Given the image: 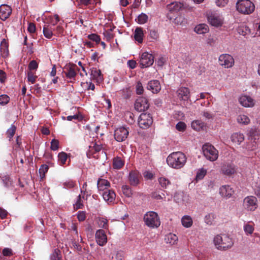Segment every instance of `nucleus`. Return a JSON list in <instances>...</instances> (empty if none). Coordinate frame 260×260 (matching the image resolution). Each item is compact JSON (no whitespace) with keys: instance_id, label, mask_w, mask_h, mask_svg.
Masks as SVG:
<instances>
[{"instance_id":"obj_28","label":"nucleus","mask_w":260,"mask_h":260,"mask_svg":"<svg viewBox=\"0 0 260 260\" xmlns=\"http://www.w3.org/2000/svg\"><path fill=\"white\" fill-rule=\"evenodd\" d=\"M194 30L198 34H204L208 31V26L205 24H200L195 27Z\"/></svg>"},{"instance_id":"obj_14","label":"nucleus","mask_w":260,"mask_h":260,"mask_svg":"<svg viewBox=\"0 0 260 260\" xmlns=\"http://www.w3.org/2000/svg\"><path fill=\"white\" fill-rule=\"evenodd\" d=\"M12 13V9L8 5L2 4L0 6V18L3 20L7 19Z\"/></svg>"},{"instance_id":"obj_44","label":"nucleus","mask_w":260,"mask_h":260,"mask_svg":"<svg viewBox=\"0 0 260 260\" xmlns=\"http://www.w3.org/2000/svg\"><path fill=\"white\" fill-rule=\"evenodd\" d=\"M148 18V16L146 14L142 13L138 17L137 22L139 24H144L147 22Z\"/></svg>"},{"instance_id":"obj_30","label":"nucleus","mask_w":260,"mask_h":260,"mask_svg":"<svg viewBox=\"0 0 260 260\" xmlns=\"http://www.w3.org/2000/svg\"><path fill=\"white\" fill-rule=\"evenodd\" d=\"M181 222L183 226L189 228L192 224V220L190 216L185 215L181 219Z\"/></svg>"},{"instance_id":"obj_54","label":"nucleus","mask_w":260,"mask_h":260,"mask_svg":"<svg viewBox=\"0 0 260 260\" xmlns=\"http://www.w3.org/2000/svg\"><path fill=\"white\" fill-rule=\"evenodd\" d=\"M2 180L6 187H9L11 185L12 181L9 177L5 176L2 177Z\"/></svg>"},{"instance_id":"obj_16","label":"nucleus","mask_w":260,"mask_h":260,"mask_svg":"<svg viewBox=\"0 0 260 260\" xmlns=\"http://www.w3.org/2000/svg\"><path fill=\"white\" fill-rule=\"evenodd\" d=\"M178 97L179 99L184 101H187L189 98V90L188 88L182 87L177 91Z\"/></svg>"},{"instance_id":"obj_62","label":"nucleus","mask_w":260,"mask_h":260,"mask_svg":"<svg viewBox=\"0 0 260 260\" xmlns=\"http://www.w3.org/2000/svg\"><path fill=\"white\" fill-rule=\"evenodd\" d=\"M74 184H75L74 182L73 181L70 180V181L64 182L63 184V185L64 188L68 189V188H72L74 187Z\"/></svg>"},{"instance_id":"obj_13","label":"nucleus","mask_w":260,"mask_h":260,"mask_svg":"<svg viewBox=\"0 0 260 260\" xmlns=\"http://www.w3.org/2000/svg\"><path fill=\"white\" fill-rule=\"evenodd\" d=\"M95 239L97 243L101 246H104L107 242V236L103 230H99L96 231Z\"/></svg>"},{"instance_id":"obj_23","label":"nucleus","mask_w":260,"mask_h":260,"mask_svg":"<svg viewBox=\"0 0 260 260\" xmlns=\"http://www.w3.org/2000/svg\"><path fill=\"white\" fill-rule=\"evenodd\" d=\"M0 51L3 57H6L9 55L8 43L6 39H3L0 45Z\"/></svg>"},{"instance_id":"obj_56","label":"nucleus","mask_w":260,"mask_h":260,"mask_svg":"<svg viewBox=\"0 0 260 260\" xmlns=\"http://www.w3.org/2000/svg\"><path fill=\"white\" fill-rule=\"evenodd\" d=\"M144 91L142 84L141 82L138 81L136 85V93L138 94H141L143 93Z\"/></svg>"},{"instance_id":"obj_22","label":"nucleus","mask_w":260,"mask_h":260,"mask_svg":"<svg viewBox=\"0 0 260 260\" xmlns=\"http://www.w3.org/2000/svg\"><path fill=\"white\" fill-rule=\"evenodd\" d=\"M110 186V182L104 179H99L97 183V187L99 191H105L108 190Z\"/></svg>"},{"instance_id":"obj_60","label":"nucleus","mask_w":260,"mask_h":260,"mask_svg":"<svg viewBox=\"0 0 260 260\" xmlns=\"http://www.w3.org/2000/svg\"><path fill=\"white\" fill-rule=\"evenodd\" d=\"M3 254L5 256H10L13 255L12 250L9 248H5L3 250Z\"/></svg>"},{"instance_id":"obj_1","label":"nucleus","mask_w":260,"mask_h":260,"mask_svg":"<svg viewBox=\"0 0 260 260\" xmlns=\"http://www.w3.org/2000/svg\"><path fill=\"white\" fill-rule=\"evenodd\" d=\"M186 162V156L184 153L180 151L172 153L167 158L168 165L176 169L182 168Z\"/></svg>"},{"instance_id":"obj_50","label":"nucleus","mask_w":260,"mask_h":260,"mask_svg":"<svg viewBox=\"0 0 260 260\" xmlns=\"http://www.w3.org/2000/svg\"><path fill=\"white\" fill-rule=\"evenodd\" d=\"M87 37L89 39L95 41L96 43H99L101 41L100 36L95 34L89 35Z\"/></svg>"},{"instance_id":"obj_35","label":"nucleus","mask_w":260,"mask_h":260,"mask_svg":"<svg viewBox=\"0 0 260 260\" xmlns=\"http://www.w3.org/2000/svg\"><path fill=\"white\" fill-rule=\"evenodd\" d=\"M243 228L246 235H251L254 231L253 225L248 222L244 224Z\"/></svg>"},{"instance_id":"obj_8","label":"nucleus","mask_w":260,"mask_h":260,"mask_svg":"<svg viewBox=\"0 0 260 260\" xmlns=\"http://www.w3.org/2000/svg\"><path fill=\"white\" fill-rule=\"evenodd\" d=\"M149 107L148 100L145 97L140 96L135 102V108L139 112L145 111Z\"/></svg>"},{"instance_id":"obj_43","label":"nucleus","mask_w":260,"mask_h":260,"mask_svg":"<svg viewBox=\"0 0 260 260\" xmlns=\"http://www.w3.org/2000/svg\"><path fill=\"white\" fill-rule=\"evenodd\" d=\"M61 256L60 251L58 249H55L51 255V260H61Z\"/></svg>"},{"instance_id":"obj_36","label":"nucleus","mask_w":260,"mask_h":260,"mask_svg":"<svg viewBox=\"0 0 260 260\" xmlns=\"http://www.w3.org/2000/svg\"><path fill=\"white\" fill-rule=\"evenodd\" d=\"M183 198L184 194L182 192H176L174 196V200L177 203H183L184 201Z\"/></svg>"},{"instance_id":"obj_24","label":"nucleus","mask_w":260,"mask_h":260,"mask_svg":"<svg viewBox=\"0 0 260 260\" xmlns=\"http://www.w3.org/2000/svg\"><path fill=\"white\" fill-rule=\"evenodd\" d=\"M249 140H253L254 142L256 140L259 139V131L256 128H251L248 133Z\"/></svg>"},{"instance_id":"obj_41","label":"nucleus","mask_w":260,"mask_h":260,"mask_svg":"<svg viewBox=\"0 0 260 260\" xmlns=\"http://www.w3.org/2000/svg\"><path fill=\"white\" fill-rule=\"evenodd\" d=\"M123 193L127 197H131L132 194V191L131 187L128 185H123L122 186Z\"/></svg>"},{"instance_id":"obj_6","label":"nucleus","mask_w":260,"mask_h":260,"mask_svg":"<svg viewBox=\"0 0 260 260\" xmlns=\"http://www.w3.org/2000/svg\"><path fill=\"white\" fill-rule=\"evenodd\" d=\"M207 18L209 23L214 26L219 27L223 24L222 18L218 14L211 11L207 12Z\"/></svg>"},{"instance_id":"obj_53","label":"nucleus","mask_w":260,"mask_h":260,"mask_svg":"<svg viewBox=\"0 0 260 260\" xmlns=\"http://www.w3.org/2000/svg\"><path fill=\"white\" fill-rule=\"evenodd\" d=\"M186 125L184 122L180 121L176 125V128L180 132H183L186 128Z\"/></svg>"},{"instance_id":"obj_38","label":"nucleus","mask_w":260,"mask_h":260,"mask_svg":"<svg viewBox=\"0 0 260 260\" xmlns=\"http://www.w3.org/2000/svg\"><path fill=\"white\" fill-rule=\"evenodd\" d=\"M166 240H167V242L173 245L178 240V237L176 235L170 233L168 235L167 239L166 238Z\"/></svg>"},{"instance_id":"obj_49","label":"nucleus","mask_w":260,"mask_h":260,"mask_svg":"<svg viewBox=\"0 0 260 260\" xmlns=\"http://www.w3.org/2000/svg\"><path fill=\"white\" fill-rule=\"evenodd\" d=\"M59 148V141L56 139H53L51 142L50 148L53 151L57 150Z\"/></svg>"},{"instance_id":"obj_7","label":"nucleus","mask_w":260,"mask_h":260,"mask_svg":"<svg viewBox=\"0 0 260 260\" xmlns=\"http://www.w3.org/2000/svg\"><path fill=\"white\" fill-rule=\"evenodd\" d=\"M153 122L152 116L150 114L142 113L138 119V124L142 128H148Z\"/></svg>"},{"instance_id":"obj_12","label":"nucleus","mask_w":260,"mask_h":260,"mask_svg":"<svg viewBox=\"0 0 260 260\" xmlns=\"http://www.w3.org/2000/svg\"><path fill=\"white\" fill-rule=\"evenodd\" d=\"M219 64L224 68H231L234 63V60L233 57L228 54H222L219 57Z\"/></svg>"},{"instance_id":"obj_55","label":"nucleus","mask_w":260,"mask_h":260,"mask_svg":"<svg viewBox=\"0 0 260 260\" xmlns=\"http://www.w3.org/2000/svg\"><path fill=\"white\" fill-rule=\"evenodd\" d=\"M149 36L150 39L152 40H156L158 38V34L157 31L155 30H150L149 33Z\"/></svg>"},{"instance_id":"obj_19","label":"nucleus","mask_w":260,"mask_h":260,"mask_svg":"<svg viewBox=\"0 0 260 260\" xmlns=\"http://www.w3.org/2000/svg\"><path fill=\"white\" fill-rule=\"evenodd\" d=\"M128 179L131 185L137 186L139 183V174L136 171H132L129 174Z\"/></svg>"},{"instance_id":"obj_59","label":"nucleus","mask_w":260,"mask_h":260,"mask_svg":"<svg viewBox=\"0 0 260 260\" xmlns=\"http://www.w3.org/2000/svg\"><path fill=\"white\" fill-rule=\"evenodd\" d=\"M206 174V171L204 169H201L197 173L196 178L197 179H202Z\"/></svg>"},{"instance_id":"obj_27","label":"nucleus","mask_w":260,"mask_h":260,"mask_svg":"<svg viewBox=\"0 0 260 260\" xmlns=\"http://www.w3.org/2000/svg\"><path fill=\"white\" fill-rule=\"evenodd\" d=\"M143 31L141 27H137L134 32L135 39L139 43H142L143 40Z\"/></svg>"},{"instance_id":"obj_2","label":"nucleus","mask_w":260,"mask_h":260,"mask_svg":"<svg viewBox=\"0 0 260 260\" xmlns=\"http://www.w3.org/2000/svg\"><path fill=\"white\" fill-rule=\"evenodd\" d=\"M214 242L216 248L220 250H226L233 245L232 240L225 235L216 236L214 239Z\"/></svg>"},{"instance_id":"obj_4","label":"nucleus","mask_w":260,"mask_h":260,"mask_svg":"<svg viewBox=\"0 0 260 260\" xmlns=\"http://www.w3.org/2000/svg\"><path fill=\"white\" fill-rule=\"evenodd\" d=\"M203 153L205 157L212 161H215L218 158V151L211 145L205 144L202 147Z\"/></svg>"},{"instance_id":"obj_26","label":"nucleus","mask_w":260,"mask_h":260,"mask_svg":"<svg viewBox=\"0 0 260 260\" xmlns=\"http://www.w3.org/2000/svg\"><path fill=\"white\" fill-rule=\"evenodd\" d=\"M184 7L183 3L180 1H174L169 5V9L170 11H178L181 10Z\"/></svg>"},{"instance_id":"obj_46","label":"nucleus","mask_w":260,"mask_h":260,"mask_svg":"<svg viewBox=\"0 0 260 260\" xmlns=\"http://www.w3.org/2000/svg\"><path fill=\"white\" fill-rule=\"evenodd\" d=\"M158 181L161 186L165 188H166L167 185L170 184V181L164 177L159 178Z\"/></svg>"},{"instance_id":"obj_57","label":"nucleus","mask_w":260,"mask_h":260,"mask_svg":"<svg viewBox=\"0 0 260 260\" xmlns=\"http://www.w3.org/2000/svg\"><path fill=\"white\" fill-rule=\"evenodd\" d=\"M151 197L156 200H163L164 197L160 194L159 191H154L152 192Z\"/></svg>"},{"instance_id":"obj_15","label":"nucleus","mask_w":260,"mask_h":260,"mask_svg":"<svg viewBox=\"0 0 260 260\" xmlns=\"http://www.w3.org/2000/svg\"><path fill=\"white\" fill-rule=\"evenodd\" d=\"M147 89L152 91L153 93H156L159 92L161 89V86L158 80H153L149 81L147 84Z\"/></svg>"},{"instance_id":"obj_52","label":"nucleus","mask_w":260,"mask_h":260,"mask_svg":"<svg viewBox=\"0 0 260 260\" xmlns=\"http://www.w3.org/2000/svg\"><path fill=\"white\" fill-rule=\"evenodd\" d=\"M100 227L107 229L108 227V220L104 218H100L98 222Z\"/></svg>"},{"instance_id":"obj_33","label":"nucleus","mask_w":260,"mask_h":260,"mask_svg":"<svg viewBox=\"0 0 260 260\" xmlns=\"http://www.w3.org/2000/svg\"><path fill=\"white\" fill-rule=\"evenodd\" d=\"M91 76L92 78L98 80H101V72L100 70H97L96 68H92L91 69Z\"/></svg>"},{"instance_id":"obj_37","label":"nucleus","mask_w":260,"mask_h":260,"mask_svg":"<svg viewBox=\"0 0 260 260\" xmlns=\"http://www.w3.org/2000/svg\"><path fill=\"white\" fill-rule=\"evenodd\" d=\"M237 120L238 122L239 123H242L244 124H248L250 121L249 118L245 115H241L238 116Z\"/></svg>"},{"instance_id":"obj_3","label":"nucleus","mask_w":260,"mask_h":260,"mask_svg":"<svg viewBox=\"0 0 260 260\" xmlns=\"http://www.w3.org/2000/svg\"><path fill=\"white\" fill-rule=\"evenodd\" d=\"M254 8L251 1H237L236 3L237 10L242 14H250L254 11Z\"/></svg>"},{"instance_id":"obj_63","label":"nucleus","mask_w":260,"mask_h":260,"mask_svg":"<svg viewBox=\"0 0 260 260\" xmlns=\"http://www.w3.org/2000/svg\"><path fill=\"white\" fill-rule=\"evenodd\" d=\"M67 119L68 121H72L73 119H78L79 120H82V117L81 116L79 115L76 114L73 116H68L67 117Z\"/></svg>"},{"instance_id":"obj_34","label":"nucleus","mask_w":260,"mask_h":260,"mask_svg":"<svg viewBox=\"0 0 260 260\" xmlns=\"http://www.w3.org/2000/svg\"><path fill=\"white\" fill-rule=\"evenodd\" d=\"M43 34L48 39H50L53 36L52 29L49 25H45L43 27Z\"/></svg>"},{"instance_id":"obj_31","label":"nucleus","mask_w":260,"mask_h":260,"mask_svg":"<svg viewBox=\"0 0 260 260\" xmlns=\"http://www.w3.org/2000/svg\"><path fill=\"white\" fill-rule=\"evenodd\" d=\"M216 216L213 213H209L205 217V222L208 225H211L215 223Z\"/></svg>"},{"instance_id":"obj_61","label":"nucleus","mask_w":260,"mask_h":260,"mask_svg":"<svg viewBox=\"0 0 260 260\" xmlns=\"http://www.w3.org/2000/svg\"><path fill=\"white\" fill-rule=\"evenodd\" d=\"M77 217L80 221H84L86 218V214L84 211H79L77 215Z\"/></svg>"},{"instance_id":"obj_18","label":"nucleus","mask_w":260,"mask_h":260,"mask_svg":"<svg viewBox=\"0 0 260 260\" xmlns=\"http://www.w3.org/2000/svg\"><path fill=\"white\" fill-rule=\"evenodd\" d=\"M220 194L224 197L230 198L234 193V190L229 185H224L220 188Z\"/></svg>"},{"instance_id":"obj_39","label":"nucleus","mask_w":260,"mask_h":260,"mask_svg":"<svg viewBox=\"0 0 260 260\" xmlns=\"http://www.w3.org/2000/svg\"><path fill=\"white\" fill-rule=\"evenodd\" d=\"M58 160L60 162V164L61 165H63L64 164H65L67 161L68 155L66 153L64 152H61L59 153L58 155Z\"/></svg>"},{"instance_id":"obj_58","label":"nucleus","mask_w":260,"mask_h":260,"mask_svg":"<svg viewBox=\"0 0 260 260\" xmlns=\"http://www.w3.org/2000/svg\"><path fill=\"white\" fill-rule=\"evenodd\" d=\"M202 115L206 119H212L214 117L213 114L208 111H203Z\"/></svg>"},{"instance_id":"obj_25","label":"nucleus","mask_w":260,"mask_h":260,"mask_svg":"<svg viewBox=\"0 0 260 260\" xmlns=\"http://www.w3.org/2000/svg\"><path fill=\"white\" fill-rule=\"evenodd\" d=\"M244 140V136L243 134L236 133L231 136L232 141L238 145H240Z\"/></svg>"},{"instance_id":"obj_42","label":"nucleus","mask_w":260,"mask_h":260,"mask_svg":"<svg viewBox=\"0 0 260 260\" xmlns=\"http://www.w3.org/2000/svg\"><path fill=\"white\" fill-rule=\"evenodd\" d=\"M49 168L47 165H42L39 170L40 177L43 179L45 176V173L48 171Z\"/></svg>"},{"instance_id":"obj_40","label":"nucleus","mask_w":260,"mask_h":260,"mask_svg":"<svg viewBox=\"0 0 260 260\" xmlns=\"http://www.w3.org/2000/svg\"><path fill=\"white\" fill-rule=\"evenodd\" d=\"M67 69V71L66 72V75L67 78L72 79L76 76V73L73 67H70Z\"/></svg>"},{"instance_id":"obj_48","label":"nucleus","mask_w":260,"mask_h":260,"mask_svg":"<svg viewBox=\"0 0 260 260\" xmlns=\"http://www.w3.org/2000/svg\"><path fill=\"white\" fill-rule=\"evenodd\" d=\"M37 76L34 75V73L32 71H29L27 73V80L32 84L35 83Z\"/></svg>"},{"instance_id":"obj_11","label":"nucleus","mask_w":260,"mask_h":260,"mask_svg":"<svg viewBox=\"0 0 260 260\" xmlns=\"http://www.w3.org/2000/svg\"><path fill=\"white\" fill-rule=\"evenodd\" d=\"M257 199L253 197H247L244 200V206L246 209L249 211H254L257 207Z\"/></svg>"},{"instance_id":"obj_10","label":"nucleus","mask_w":260,"mask_h":260,"mask_svg":"<svg viewBox=\"0 0 260 260\" xmlns=\"http://www.w3.org/2000/svg\"><path fill=\"white\" fill-rule=\"evenodd\" d=\"M128 133V131L126 128L121 126L115 129L114 138L116 141L122 142L127 138Z\"/></svg>"},{"instance_id":"obj_32","label":"nucleus","mask_w":260,"mask_h":260,"mask_svg":"<svg viewBox=\"0 0 260 260\" xmlns=\"http://www.w3.org/2000/svg\"><path fill=\"white\" fill-rule=\"evenodd\" d=\"M124 165V162L120 157H115L113 159V166L114 169H120Z\"/></svg>"},{"instance_id":"obj_20","label":"nucleus","mask_w":260,"mask_h":260,"mask_svg":"<svg viewBox=\"0 0 260 260\" xmlns=\"http://www.w3.org/2000/svg\"><path fill=\"white\" fill-rule=\"evenodd\" d=\"M239 102L244 107H252L254 105L253 99L247 95L241 96L239 99Z\"/></svg>"},{"instance_id":"obj_51","label":"nucleus","mask_w":260,"mask_h":260,"mask_svg":"<svg viewBox=\"0 0 260 260\" xmlns=\"http://www.w3.org/2000/svg\"><path fill=\"white\" fill-rule=\"evenodd\" d=\"M28 67L30 71L36 70L38 68V63L36 60H32L30 61Z\"/></svg>"},{"instance_id":"obj_64","label":"nucleus","mask_w":260,"mask_h":260,"mask_svg":"<svg viewBox=\"0 0 260 260\" xmlns=\"http://www.w3.org/2000/svg\"><path fill=\"white\" fill-rule=\"evenodd\" d=\"M28 31L30 33H34L36 31V26L33 23H29L27 28Z\"/></svg>"},{"instance_id":"obj_29","label":"nucleus","mask_w":260,"mask_h":260,"mask_svg":"<svg viewBox=\"0 0 260 260\" xmlns=\"http://www.w3.org/2000/svg\"><path fill=\"white\" fill-rule=\"evenodd\" d=\"M191 126L193 129L199 131L200 130L203 129L204 127L205 126V125L204 122L197 120L192 121Z\"/></svg>"},{"instance_id":"obj_17","label":"nucleus","mask_w":260,"mask_h":260,"mask_svg":"<svg viewBox=\"0 0 260 260\" xmlns=\"http://www.w3.org/2000/svg\"><path fill=\"white\" fill-rule=\"evenodd\" d=\"M221 170L224 174L231 175L236 172L235 166L230 163L225 164L222 167Z\"/></svg>"},{"instance_id":"obj_5","label":"nucleus","mask_w":260,"mask_h":260,"mask_svg":"<svg viewBox=\"0 0 260 260\" xmlns=\"http://www.w3.org/2000/svg\"><path fill=\"white\" fill-rule=\"evenodd\" d=\"M144 220L149 227H158L160 225L157 214L153 211L147 212L144 216Z\"/></svg>"},{"instance_id":"obj_45","label":"nucleus","mask_w":260,"mask_h":260,"mask_svg":"<svg viewBox=\"0 0 260 260\" xmlns=\"http://www.w3.org/2000/svg\"><path fill=\"white\" fill-rule=\"evenodd\" d=\"M16 130V126L12 124L10 128H9L7 132V134L8 135V137L11 139L14 135L15 132Z\"/></svg>"},{"instance_id":"obj_47","label":"nucleus","mask_w":260,"mask_h":260,"mask_svg":"<svg viewBox=\"0 0 260 260\" xmlns=\"http://www.w3.org/2000/svg\"><path fill=\"white\" fill-rule=\"evenodd\" d=\"M10 98L6 94H2L0 95V104L2 105H6L9 103Z\"/></svg>"},{"instance_id":"obj_21","label":"nucleus","mask_w":260,"mask_h":260,"mask_svg":"<svg viewBox=\"0 0 260 260\" xmlns=\"http://www.w3.org/2000/svg\"><path fill=\"white\" fill-rule=\"evenodd\" d=\"M103 197L106 201L112 202L115 199L116 194L112 190H106L103 192Z\"/></svg>"},{"instance_id":"obj_9","label":"nucleus","mask_w":260,"mask_h":260,"mask_svg":"<svg viewBox=\"0 0 260 260\" xmlns=\"http://www.w3.org/2000/svg\"><path fill=\"white\" fill-rule=\"evenodd\" d=\"M154 62V57L147 52L143 53L140 60L141 68H147L151 66Z\"/></svg>"}]
</instances>
